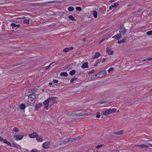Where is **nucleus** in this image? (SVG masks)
<instances>
[{"label": "nucleus", "mask_w": 152, "mask_h": 152, "mask_svg": "<svg viewBox=\"0 0 152 152\" xmlns=\"http://www.w3.org/2000/svg\"><path fill=\"white\" fill-rule=\"evenodd\" d=\"M77 77H74L72 79L70 80V83H72L73 81L75 80H77Z\"/></svg>", "instance_id": "obj_31"}, {"label": "nucleus", "mask_w": 152, "mask_h": 152, "mask_svg": "<svg viewBox=\"0 0 152 152\" xmlns=\"http://www.w3.org/2000/svg\"><path fill=\"white\" fill-rule=\"evenodd\" d=\"M112 7H111V6H110L109 7V9L110 10H111L112 9Z\"/></svg>", "instance_id": "obj_59"}, {"label": "nucleus", "mask_w": 152, "mask_h": 152, "mask_svg": "<svg viewBox=\"0 0 152 152\" xmlns=\"http://www.w3.org/2000/svg\"><path fill=\"white\" fill-rule=\"evenodd\" d=\"M107 101H103L101 102V104H105L107 103Z\"/></svg>", "instance_id": "obj_48"}, {"label": "nucleus", "mask_w": 152, "mask_h": 152, "mask_svg": "<svg viewBox=\"0 0 152 152\" xmlns=\"http://www.w3.org/2000/svg\"><path fill=\"white\" fill-rule=\"evenodd\" d=\"M107 74V72L105 70L101 71L99 73L96 74V77H101L106 75Z\"/></svg>", "instance_id": "obj_2"}, {"label": "nucleus", "mask_w": 152, "mask_h": 152, "mask_svg": "<svg viewBox=\"0 0 152 152\" xmlns=\"http://www.w3.org/2000/svg\"><path fill=\"white\" fill-rule=\"evenodd\" d=\"M94 17L95 18V10H94L92 12Z\"/></svg>", "instance_id": "obj_51"}, {"label": "nucleus", "mask_w": 152, "mask_h": 152, "mask_svg": "<svg viewBox=\"0 0 152 152\" xmlns=\"http://www.w3.org/2000/svg\"><path fill=\"white\" fill-rule=\"evenodd\" d=\"M52 84H53V83H52L50 82V83H49V84L50 85H52Z\"/></svg>", "instance_id": "obj_57"}, {"label": "nucleus", "mask_w": 152, "mask_h": 152, "mask_svg": "<svg viewBox=\"0 0 152 152\" xmlns=\"http://www.w3.org/2000/svg\"><path fill=\"white\" fill-rule=\"evenodd\" d=\"M55 62H53L51 63L49 65H50V66L52 65V64H53Z\"/></svg>", "instance_id": "obj_64"}, {"label": "nucleus", "mask_w": 152, "mask_h": 152, "mask_svg": "<svg viewBox=\"0 0 152 152\" xmlns=\"http://www.w3.org/2000/svg\"><path fill=\"white\" fill-rule=\"evenodd\" d=\"M36 91L35 89L33 90V91H31V93H32V94H34L36 92Z\"/></svg>", "instance_id": "obj_49"}, {"label": "nucleus", "mask_w": 152, "mask_h": 152, "mask_svg": "<svg viewBox=\"0 0 152 152\" xmlns=\"http://www.w3.org/2000/svg\"><path fill=\"white\" fill-rule=\"evenodd\" d=\"M58 81L57 80H53V83H58Z\"/></svg>", "instance_id": "obj_46"}, {"label": "nucleus", "mask_w": 152, "mask_h": 152, "mask_svg": "<svg viewBox=\"0 0 152 152\" xmlns=\"http://www.w3.org/2000/svg\"><path fill=\"white\" fill-rule=\"evenodd\" d=\"M11 26L13 27H14L17 28H19L20 26V24H16L14 23H12L11 24Z\"/></svg>", "instance_id": "obj_20"}, {"label": "nucleus", "mask_w": 152, "mask_h": 152, "mask_svg": "<svg viewBox=\"0 0 152 152\" xmlns=\"http://www.w3.org/2000/svg\"><path fill=\"white\" fill-rule=\"evenodd\" d=\"M42 105V103L41 102L39 103L38 104H37L35 105V110H38L41 107Z\"/></svg>", "instance_id": "obj_15"}, {"label": "nucleus", "mask_w": 152, "mask_h": 152, "mask_svg": "<svg viewBox=\"0 0 152 152\" xmlns=\"http://www.w3.org/2000/svg\"><path fill=\"white\" fill-rule=\"evenodd\" d=\"M108 110V113H109L110 114L112 113H114L115 111L116 110V109L115 108H113L111 109H109Z\"/></svg>", "instance_id": "obj_17"}, {"label": "nucleus", "mask_w": 152, "mask_h": 152, "mask_svg": "<svg viewBox=\"0 0 152 152\" xmlns=\"http://www.w3.org/2000/svg\"><path fill=\"white\" fill-rule=\"evenodd\" d=\"M42 3L43 4H48V1L45 2H43Z\"/></svg>", "instance_id": "obj_53"}, {"label": "nucleus", "mask_w": 152, "mask_h": 152, "mask_svg": "<svg viewBox=\"0 0 152 152\" xmlns=\"http://www.w3.org/2000/svg\"><path fill=\"white\" fill-rule=\"evenodd\" d=\"M128 40L126 37H124L123 39L120 41H118V43L119 44H121V43H125L127 42Z\"/></svg>", "instance_id": "obj_9"}, {"label": "nucleus", "mask_w": 152, "mask_h": 152, "mask_svg": "<svg viewBox=\"0 0 152 152\" xmlns=\"http://www.w3.org/2000/svg\"><path fill=\"white\" fill-rule=\"evenodd\" d=\"M113 134L116 135L122 134H123V131L121 130L116 132H113Z\"/></svg>", "instance_id": "obj_12"}, {"label": "nucleus", "mask_w": 152, "mask_h": 152, "mask_svg": "<svg viewBox=\"0 0 152 152\" xmlns=\"http://www.w3.org/2000/svg\"><path fill=\"white\" fill-rule=\"evenodd\" d=\"M76 10L77 11H80L82 10L81 8L80 7H76Z\"/></svg>", "instance_id": "obj_38"}, {"label": "nucleus", "mask_w": 152, "mask_h": 152, "mask_svg": "<svg viewBox=\"0 0 152 152\" xmlns=\"http://www.w3.org/2000/svg\"><path fill=\"white\" fill-rule=\"evenodd\" d=\"M148 60H149V61H152V58H148L146 59L143 60V61H148Z\"/></svg>", "instance_id": "obj_43"}, {"label": "nucleus", "mask_w": 152, "mask_h": 152, "mask_svg": "<svg viewBox=\"0 0 152 152\" xmlns=\"http://www.w3.org/2000/svg\"><path fill=\"white\" fill-rule=\"evenodd\" d=\"M12 146L14 147H15V144H12Z\"/></svg>", "instance_id": "obj_58"}, {"label": "nucleus", "mask_w": 152, "mask_h": 152, "mask_svg": "<svg viewBox=\"0 0 152 152\" xmlns=\"http://www.w3.org/2000/svg\"><path fill=\"white\" fill-rule=\"evenodd\" d=\"M105 40V38H103L102 39L100 40V42H103Z\"/></svg>", "instance_id": "obj_52"}, {"label": "nucleus", "mask_w": 152, "mask_h": 152, "mask_svg": "<svg viewBox=\"0 0 152 152\" xmlns=\"http://www.w3.org/2000/svg\"><path fill=\"white\" fill-rule=\"evenodd\" d=\"M50 65H49L48 66L44 67L43 68V70H46L48 69L50 67Z\"/></svg>", "instance_id": "obj_35"}, {"label": "nucleus", "mask_w": 152, "mask_h": 152, "mask_svg": "<svg viewBox=\"0 0 152 152\" xmlns=\"http://www.w3.org/2000/svg\"><path fill=\"white\" fill-rule=\"evenodd\" d=\"M5 3H0V5L4 4Z\"/></svg>", "instance_id": "obj_61"}, {"label": "nucleus", "mask_w": 152, "mask_h": 152, "mask_svg": "<svg viewBox=\"0 0 152 152\" xmlns=\"http://www.w3.org/2000/svg\"><path fill=\"white\" fill-rule=\"evenodd\" d=\"M31 152H39L36 149H33L31 150Z\"/></svg>", "instance_id": "obj_44"}, {"label": "nucleus", "mask_w": 152, "mask_h": 152, "mask_svg": "<svg viewBox=\"0 0 152 152\" xmlns=\"http://www.w3.org/2000/svg\"><path fill=\"white\" fill-rule=\"evenodd\" d=\"M57 98L56 97H49L48 99L49 101L50 107L52 106L54 104L56 103V99Z\"/></svg>", "instance_id": "obj_1"}, {"label": "nucleus", "mask_w": 152, "mask_h": 152, "mask_svg": "<svg viewBox=\"0 0 152 152\" xmlns=\"http://www.w3.org/2000/svg\"><path fill=\"white\" fill-rule=\"evenodd\" d=\"M81 138V137H80L78 136L76 137V138H74L73 139V141H76L77 140H80Z\"/></svg>", "instance_id": "obj_41"}, {"label": "nucleus", "mask_w": 152, "mask_h": 152, "mask_svg": "<svg viewBox=\"0 0 152 152\" xmlns=\"http://www.w3.org/2000/svg\"><path fill=\"white\" fill-rule=\"evenodd\" d=\"M37 135V134L36 132H34L32 133L31 134H30L29 135V137L30 138H34L35 137H36Z\"/></svg>", "instance_id": "obj_10"}, {"label": "nucleus", "mask_w": 152, "mask_h": 152, "mask_svg": "<svg viewBox=\"0 0 152 152\" xmlns=\"http://www.w3.org/2000/svg\"><path fill=\"white\" fill-rule=\"evenodd\" d=\"M122 38L121 35L120 34L118 33L116 35L112 37V38L115 39L117 40H119Z\"/></svg>", "instance_id": "obj_7"}, {"label": "nucleus", "mask_w": 152, "mask_h": 152, "mask_svg": "<svg viewBox=\"0 0 152 152\" xmlns=\"http://www.w3.org/2000/svg\"><path fill=\"white\" fill-rule=\"evenodd\" d=\"M13 131L16 132H17L19 131L18 129L16 127H15L13 128Z\"/></svg>", "instance_id": "obj_33"}, {"label": "nucleus", "mask_w": 152, "mask_h": 152, "mask_svg": "<svg viewBox=\"0 0 152 152\" xmlns=\"http://www.w3.org/2000/svg\"><path fill=\"white\" fill-rule=\"evenodd\" d=\"M100 116L99 113V112H96V117L98 118H99Z\"/></svg>", "instance_id": "obj_40"}, {"label": "nucleus", "mask_w": 152, "mask_h": 152, "mask_svg": "<svg viewBox=\"0 0 152 152\" xmlns=\"http://www.w3.org/2000/svg\"><path fill=\"white\" fill-rule=\"evenodd\" d=\"M95 76V75H91V78H94Z\"/></svg>", "instance_id": "obj_54"}, {"label": "nucleus", "mask_w": 152, "mask_h": 152, "mask_svg": "<svg viewBox=\"0 0 152 152\" xmlns=\"http://www.w3.org/2000/svg\"><path fill=\"white\" fill-rule=\"evenodd\" d=\"M114 69L113 68H110L108 70L109 73H110L111 71H113L114 70Z\"/></svg>", "instance_id": "obj_42"}, {"label": "nucleus", "mask_w": 152, "mask_h": 152, "mask_svg": "<svg viewBox=\"0 0 152 152\" xmlns=\"http://www.w3.org/2000/svg\"><path fill=\"white\" fill-rule=\"evenodd\" d=\"M50 142L48 141L46 142L43 143L42 145V147L45 149L48 148L49 147Z\"/></svg>", "instance_id": "obj_6"}, {"label": "nucleus", "mask_w": 152, "mask_h": 152, "mask_svg": "<svg viewBox=\"0 0 152 152\" xmlns=\"http://www.w3.org/2000/svg\"><path fill=\"white\" fill-rule=\"evenodd\" d=\"M5 139H4L2 137H1V136H0V141H3L4 142V140H5Z\"/></svg>", "instance_id": "obj_45"}, {"label": "nucleus", "mask_w": 152, "mask_h": 152, "mask_svg": "<svg viewBox=\"0 0 152 152\" xmlns=\"http://www.w3.org/2000/svg\"><path fill=\"white\" fill-rule=\"evenodd\" d=\"M107 52L109 55H113V51L109 47L107 48Z\"/></svg>", "instance_id": "obj_11"}, {"label": "nucleus", "mask_w": 152, "mask_h": 152, "mask_svg": "<svg viewBox=\"0 0 152 152\" xmlns=\"http://www.w3.org/2000/svg\"><path fill=\"white\" fill-rule=\"evenodd\" d=\"M94 70L93 69V70H92L91 71H90L89 72V74L93 73H94Z\"/></svg>", "instance_id": "obj_47"}, {"label": "nucleus", "mask_w": 152, "mask_h": 152, "mask_svg": "<svg viewBox=\"0 0 152 152\" xmlns=\"http://www.w3.org/2000/svg\"><path fill=\"white\" fill-rule=\"evenodd\" d=\"M97 17V13L96 11V18Z\"/></svg>", "instance_id": "obj_55"}, {"label": "nucleus", "mask_w": 152, "mask_h": 152, "mask_svg": "<svg viewBox=\"0 0 152 152\" xmlns=\"http://www.w3.org/2000/svg\"><path fill=\"white\" fill-rule=\"evenodd\" d=\"M37 140L38 142H42L43 141V139L42 137L39 135H37Z\"/></svg>", "instance_id": "obj_14"}, {"label": "nucleus", "mask_w": 152, "mask_h": 152, "mask_svg": "<svg viewBox=\"0 0 152 152\" xmlns=\"http://www.w3.org/2000/svg\"><path fill=\"white\" fill-rule=\"evenodd\" d=\"M86 39L84 38L83 39V41L84 42L86 41Z\"/></svg>", "instance_id": "obj_62"}, {"label": "nucleus", "mask_w": 152, "mask_h": 152, "mask_svg": "<svg viewBox=\"0 0 152 152\" xmlns=\"http://www.w3.org/2000/svg\"><path fill=\"white\" fill-rule=\"evenodd\" d=\"M48 4L54 3H57V1H48Z\"/></svg>", "instance_id": "obj_39"}, {"label": "nucleus", "mask_w": 152, "mask_h": 152, "mask_svg": "<svg viewBox=\"0 0 152 152\" xmlns=\"http://www.w3.org/2000/svg\"><path fill=\"white\" fill-rule=\"evenodd\" d=\"M4 143L7 144L9 146H10V147H11L12 146V145L6 139H5L4 140Z\"/></svg>", "instance_id": "obj_22"}, {"label": "nucleus", "mask_w": 152, "mask_h": 152, "mask_svg": "<svg viewBox=\"0 0 152 152\" xmlns=\"http://www.w3.org/2000/svg\"><path fill=\"white\" fill-rule=\"evenodd\" d=\"M72 140L71 138H67L64 140L62 142H63L64 143L66 144L67 143L69 142L72 141Z\"/></svg>", "instance_id": "obj_16"}, {"label": "nucleus", "mask_w": 152, "mask_h": 152, "mask_svg": "<svg viewBox=\"0 0 152 152\" xmlns=\"http://www.w3.org/2000/svg\"><path fill=\"white\" fill-rule=\"evenodd\" d=\"M68 18L69 19H70L72 21H76V19L74 18L73 17L72 15H70L69 16Z\"/></svg>", "instance_id": "obj_25"}, {"label": "nucleus", "mask_w": 152, "mask_h": 152, "mask_svg": "<svg viewBox=\"0 0 152 152\" xmlns=\"http://www.w3.org/2000/svg\"><path fill=\"white\" fill-rule=\"evenodd\" d=\"M69 48H66L63 50V51L64 52L66 53L69 51Z\"/></svg>", "instance_id": "obj_32"}, {"label": "nucleus", "mask_w": 152, "mask_h": 152, "mask_svg": "<svg viewBox=\"0 0 152 152\" xmlns=\"http://www.w3.org/2000/svg\"><path fill=\"white\" fill-rule=\"evenodd\" d=\"M20 108L21 110H24L26 107V105L25 104H22L20 106Z\"/></svg>", "instance_id": "obj_26"}, {"label": "nucleus", "mask_w": 152, "mask_h": 152, "mask_svg": "<svg viewBox=\"0 0 152 152\" xmlns=\"http://www.w3.org/2000/svg\"><path fill=\"white\" fill-rule=\"evenodd\" d=\"M103 146V144H101L98 145L96 146V148L97 149H99L100 148H101Z\"/></svg>", "instance_id": "obj_34"}, {"label": "nucleus", "mask_w": 152, "mask_h": 152, "mask_svg": "<svg viewBox=\"0 0 152 152\" xmlns=\"http://www.w3.org/2000/svg\"><path fill=\"white\" fill-rule=\"evenodd\" d=\"M69 50H72L73 49V47H71L69 48Z\"/></svg>", "instance_id": "obj_50"}, {"label": "nucleus", "mask_w": 152, "mask_h": 152, "mask_svg": "<svg viewBox=\"0 0 152 152\" xmlns=\"http://www.w3.org/2000/svg\"><path fill=\"white\" fill-rule=\"evenodd\" d=\"M76 115L77 116H88V113H83V112H81L80 113H77L76 114Z\"/></svg>", "instance_id": "obj_13"}, {"label": "nucleus", "mask_w": 152, "mask_h": 152, "mask_svg": "<svg viewBox=\"0 0 152 152\" xmlns=\"http://www.w3.org/2000/svg\"><path fill=\"white\" fill-rule=\"evenodd\" d=\"M146 34L148 35H152V31H149L146 32Z\"/></svg>", "instance_id": "obj_37"}, {"label": "nucleus", "mask_w": 152, "mask_h": 152, "mask_svg": "<svg viewBox=\"0 0 152 152\" xmlns=\"http://www.w3.org/2000/svg\"><path fill=\"white\" fill-rule=\"evenodd\" d=\"M127 31V29L125 28L124 26L120 27V29L119 30L120 34L122 35H124L126 34Z\"/></svg>", "instance_id": "obj_3"}, {"label": "nucleus", "mask_w": 152, "mask_h": 152, "mask_svg": "<svg viewBox=\"0 0 152 152\" xmlns=\"http://www.w3.org/2000/svg\"><path fill=\"white\" fill-rule=\"evenodd\" d=\"M88 63L87 62H85L82 64L81 66V68L84 69L85 68H88Z\"/></svg>", "instance_id": "obj_19"}, {"label": "nucleus", "mask_w": 152, "mask_h": 152, "mask_svg": "<svg viewBox=\"0 0 152 152\" xmlns=\"http://www.w3.org/2000/svg\"><path fill=\"white\" fill-rule=\"evenodd\" d=\"M74 10V8L73 7H70L68 8V10L69 11L71 12L73 11Z\"/></svg>", "instance_id": "obj_28"}, {"label": "nucleus", "mask_w": 152, "mask_h": 152, "mask_svg": "<svg viewBox=\"0 0 152 152\" xmlns=\"http://www.w3.org/2000/svg\"><path fill=\"white\" fill-rule=\"evenodd\" d=\"M148 143V145L145 144H140L137 145V146L139 147V148H148L149 146L150 147H152V144H151L150 142Z\"/></svg>", "instance_id": "obj_4"}, {"label": "nucleus", "mask_w": 152, "mask_h": 152, "mask_svg": "<svg viewBox=\"0 0 152 152\" xmlns=\"http://www.w3.org/2000/svg\"><path fill=\"white\" fill-rule=\"evenodd\" d=\"M101 56V55L100 54V53L97 52L96 53V58H97L98 57H99V56Z\"/></svg>", "instance_id": "obj_29"}, {"label": "nucleus", "mask_w": 152, "mask_h": 152, "mask_svg": "<svg viewBox=\"0 0 152 152\" xmlns=\"http://www.w3.org/2000/svg\"><path fill=\"white\" fill-rule=\"evenodd\" d=\"M151 141H152V139L149 140L147 142H150Z\"/></svg>", "instance_id": "obj_63"}, {"label": "nucleus", "mask_w": 152, "mask_h": 152, "mask_svg": "<svg viewBox=\"0 0 152 152\" xmlns=\"http://www.w3.org/2000/svg\"><path fill=\"white\" fill-rule=\"evenodd\" d=\"M28 98H31L33 99H35L36 98V96L32 94L28 95Z\"/></svg>", "instance_id": "obj_24"}, {"label": "nucleus", "mask_w": 152, "mask_h": 152, "mask_svg": "<svg viewBox=\"0 0 152 152\" xmlns=\"http://www.w3.org/2000/svg\"><path fill=\"white\" fill-rule=\"evenodd\" d=\"M60 75L61 76L67 77L68 76V74L66 72H61Z\"/></svg>", "instance_id": "obj_21"}, {"label": "nucleus", "mask_w": 152, "mask_h": 152, "mask_svg": "<svg viewBox=\"0 0 152 152\" xmlns=\"http://www.w3.org/2000/svg\"><path fill=\"white\" fill-rule=\"evenodd\" d=\"M23 22L24 23L28 24L29 23V20L28 19L25 20L23 21Z\"/></svg>", "instance_id": "obj_36"}, {"label": "nucleus", "mask_w": 152, "mask_h": 152, "mask_svg": "<svg viewBox=\"0 0 152 152\" xmlns=\"http://www.w3.org/2000/svg\"><path fill=\"white\" fill-rule=\"evenodd\" d=\"M108 110H105L103 112V114L104 115H107L109 114V113H108Z\"/></svg>", "instance_id": "obj_27"}, {"label": "nucleus", "mask_w": 152, "mask_h": 152, "mask_svg": "<svg viewBox=\"0 0 152 152\" xmlns=\"http://www.w3.org/2000/svg\"><path fill=\"white\" fill-rule=\"evenodd\" d=\"M43 104L44 106L45 107V108L46 110H48V106H50V104L49 103V101L47 99L46 100L43 102Z\"/></svg>", "instance_id": "obj_5"}, {"label": "nucleus", "mask_w": 152, "mask_h": 152, "mask_svg": "<svg viewBox=\"0 0 152 152\" xmlns=\"http://www.w3.org/2000/svg\"><path fill=\"white\" fill-rule=\"evenodd\" d=\"M114 152H119V151L118 150H116L114 151Z\"/></svg>", "instance_id": "obj_60"}, {"label": "nucleus", "mask_w": 152, "mask_h": 152, "mask_svg": "<svg viewBox=\"0 0 152 152\" xmlns=\"http://www.w3.org/2000/svg\"><path fill=\"white\" fill-rule=\"evenodd\" d=\"M117 0H111L110 1L111 2H113L116 1Z\"/></svg>", "instance_id": "obj_56"}, {"label": "nucleus", "mask_w": 152, "mask_h": 152, "mask_svg": "<svg viewBox=\"0 0 152 152\" xmlns=\"http://www.w3.org/2000/svg\"><path fill=\"white\" fill-rule=\"evenodd\" d=\"M107 59V58H103L102 59V60L100 61H99V60H97L96 62V65L98 63H99L101 62L102 63H103Z\"/></svg>", "instance_id": "obj_18"}, {"label": "nucleus", "mask_w": 152, "mask_h": 152, "mask_svg": "<svg viewBox=\"0 0 152 152\" xmlns=\"http://www.w3.org/2000/svg\"><path fill=\"white\" fill-rule=\"evenodd\" d=\"M23 137V135H15L13 137L17 140H21Z\"/></svg>", "instance_id": "obj_8"}, {"label": "nucleus", "mask_w": 152, "mask_h": 152, "mask_svg": "<svg viewBox=\"0 0 152 152\" xmlns=\"http://www.w3.org/2000/svg\"><path fill=\"white\" fill-rule=\"evenodd\" d=\"M119 3L118 2L115 3L113 4H112L111 5V7H112L115 8H116V7L119 5Z\"/></svg>", "instance_id": "obj_23"}, {"label": "nucleus", "mask_w": 152, "mask_h": 152, "mask_svg": "<svg viewBox=\"0 0 152 152\" xmlns=\"http://www.w3.org/2000/svg\"><path fill=\"white\" fill-rule=\"evenodd\" d=\"M76 72V71L75 70H72L70 71L69 74L71 75H74Z\"/></svg>", "instance_id": "obj_30"}]
</instances>
